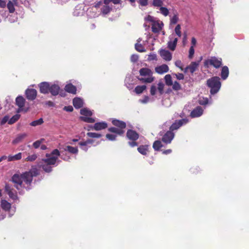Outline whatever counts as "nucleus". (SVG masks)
Instances as JSON below:
<instances>
[{"label": "nucleus", "instance_id": "f257e3e1", "mask_svg": "<svg viewBox=\"0 0 249 249\" xmlns=\"http://www.w3.org/2000/svg\"><path fill=\"white\" fill-rule=\"evenodd\" d=\"M39 175V172L37 168H32L28 171H26L20 174L19 173L14 174L11 178V181L14 184L15 187L18 190L24 188L23 182L28 185L26 188V190H29L33 177H36Z\"/></svg>", "mask_w": 249, "mask_h": 249}, {"label": "nucleus", "instance_id": "f03ea898", "mask_svg": "<svg viewBox=\"0 0 249 249\" xmlns=\"http://www.w3.org/2000/svg\"><path fill=\"white\" fill-rule=\"evenodd\" d=\"M206 85L210 89L211 94H215L218 92L221 87L220 79L218 76L212 77L207 80Z\"/></svg>", "mask_w": 249, "mask_h": 249}, {"label": "nucleus", "instance_id": "7ed1b4c3", "mask_svg": "<svg viewBox=\"0 0 249 249\" xmlns=\"http://www.w3.org/2000/svg\"><path fill=\"white\" fill-rule=\"evenodd\" d=\"M139 73L140 75L143 76H147V78H139L138 79L142 83H151L154 80V77L152 76L153 72L152 71L148 68H143L140 70Z\"/></svg>", "mask_w": 249, "mask_h": 249}, {"label": "nucleus", "instance_id": "20e7f679", "mask_svg": "<svg viewBox=\"0 0 249 249\" xmlns=\"http://www.w3.org/2000/svg\"><path fill=\"white\" fill-rule=\"evenodd\" d=\"M222 60L221 58L213 56L205 60L204 66L206 68H208L210 66H212L216 69H218L222 65Z\"/></svg>", "mask_w": 249, "mask_h": 249}, {"label": "nucleus", "instance_id": "39448f33", "mask_svg": "<svg viewBox=\"0 0 249 249\" xmlns=\"http://www.w3.org/2000/svg\"><path fill=\"white\" fill-rule=\"evenodd\" d=\"M5 192L8 194L9 196L14 200L18 199L17 192L13 187L8 183H6L4 187Z\"/></svg>", "mask_w": 249, "mask_h": 249}, {"label": "nucleus", "instance_id": "423d86ee", "mask_svg": "<svg viewBox=\"0 0 249 249\" xmlns=\"http://www.w3.org/2000/svg\"><path fill=\"white\" fill-rule=\"evenodd\" d=\"M174 137L175 133L169 130L162 135L161 141L166 144H170Z\"/></svg>", "mask_w": 249, "mask_h": 249}, {"label": "nucleus", "instance_id": "0eeeda50", "mask_svg": "<svg viewBox=\"0 0 249 249\" xmlns=\"http://www.w3.org/2000/svg\"><path fill=\"white\" fill-rule=\"evenodd\" d=\"M188 122V120L186 119L176 120L169 127V130L173 132L174 130H178L183 124H186Z\"/></svg>", "mask_w": 249, "mask_h": 249}, {"label": "nucleus", "instance_id": "6e6552de", "mask_svg": "<svg viewBox=\"0 0 249 249\" xmlns=\"http://www.w3.org/2000/svg\"><path fill=\"white\" fill-rule=\"evenodd\" d=\"M202 59V57L201 56L199 61L197 62H192L189 66L185 68L184 70V72H187L188 71H189L193 74L198 69L199 63Z\"/></svg>", "mask_w": 249, "mask_h": 249}, {"label": "nucleus", "instance_id": "1a4fd4ad", "mask_svg": "<svg viewBox=\"0 0 249 249\" xmlns=\"http://www.w3.org/2000/svg\"><path fill=\"white\" fill-rule=\"evenodd\" d=\"M46 157L47 158L42 159V162L51 165H54L58 160L57 157L51 156V154H46Z\"/></svg>", "mask_w": 249, "mask_h": 249}, {"label": "nucleus", "instance_id": "9d476101", "mask_svg": "<svg viewBox=\"0 0 249 249\" xmlns=\"http://www.w3.org/2000/svg\"><path fill=\"white\" fill-rule=\"evenodd\" d=\"M25 95L28 100L33 101L36 97L37 91L34 89H28L25 91Z\"/></svg>", "mask_w": 249, "mask_h": 249}, {"label": "nucleus", "instance_id": "9b49d317", "mask_svg": "<svg viewBox=\"0 0 249 249\" xmlns=\"http://www.w3.org/2000/svg\"><path fill=\"white\" fill-rule=\"evenodd\" d=\"M39 88V91L41 93L43 94H47L50 90V85L48 82H43L38 85Z\"/></svg>", "mask_w": 249, "mask_h": 249}, {"label": "nucleus", "instance_id": "f8f14e48", "mask_svg": "<svg viewBox=\"0 0 249 249\" xmlns=\"http://www.w3.org/2000/svg\"><path fill=\"white\" fill-rule=\"evenodd\" d=\"M107 127V124L105 122H98L95 123L93 126H91L90 128L92 130L99 131L105 129Z\"/></svg>", "mask_w": 249, "mask_h": 249}, {"label": "nucleus", "instance_id": "ddd939ff", "mask_svg": "<svg viewBox=\"0 0 249 249\" xmlns=\"http://www.w3.org/2000/svg\"><path fill=\"white\" fill-rule=\"evenodd\" d=\"M127 138L131 141H137L139 137V134L132 129H128L126 132Z\"/></svg>", "mask_w": 249, "mask_h": 249}, {"label": "nucleus", "instance_id": "4468645a", "mask_svg": "<svg viewBox=\"0 0 249 249\" xmlns=\"http://www.w3.org/2000/svg\"><path fill=\"white\" fill-rule=\"evenodd\" d=\"M163 26L162 22H160L159 21H156L152 24V31L154 33H159L161 30Z\"/></svg>", "mask_w": 249, "mask_h": 249}, {"label": "nucleus", "instance_id": "2eb2a0df", "mask_svg": "<svg viewBox=\"0 0 249 249\" xmlns=\"http://www.w3.org/2000/svg\"><path fill=\"white\" fill-rule=\"evenodd\" d=\"M160 54L166 61H170L172 59V53L169 51L162 49L160 51Z\"/></svg>", "mask_w": 249, "mask_h": 249}, {"label": "nucleus", "instance_id": "dca6fc26", "mask_svg": "<svg viewBox=\"0 0 249 249\" xmlns=\"http://www.w3.org/2000/svg\"><path fill=\"white\" fill-rule=\"evenodd\" d=\"M203 114V110L200 107H197L191 112L190 116L192 118L198 117Z\"/></svg>", "mask_w": 249, "mask_h": 249}, {"label": "nucleus", "instance_id": "f3484780", "mask_svg": "<svg viewBox=\"0 0 249 249\" xmlns=\"http://www.w3.org/2000/svg\"><path fill=\"white\" fill-rule=\"evenodd\" d=\"M112 124L114 126L118 127L119 129H122L126 127V123L122 121L113 119L112 121Z\"/></svg>", "mask_w": 249, "mask_h": 249}, {"label": "nucleus", "instance_id": "a211bd4d", "mask_svg": "<svg viewBox=\"0 0 249 249\" xmlns=\"http://www.w3.org/2000/svg\"><path fill=\"white\" fill-rule=\"evenodd\" d=\"M169 71L168 66L166 64H162L155 68V71L159 74H163L168 72Z\"/></svg>", "mask_w": 249, "mask_h": 249}, {"label": "nucleus", "instance_id": "6ab92c4d", "mask_svg": "<svg viewBox=\"0 0 249 249\" xmlns=\"http://www.w3.org/2000/svg\"><path fill=\"white\" fill-rule=\"evenodd\" d=\"M149 145L147 144L141 145L138 147L137 150L142 155L146 156L149 152Z\"/></svg>", "mask_w": 249, "mask_h": 249}, {"label": "nucleus", "instance_id": "aec40b11", "mask_svg": "<svg viewBox=\"0 0 249 249\" xmlns=\"http://www.w3.org/2000/svg\"><path fill=\"white\" fill-rule=\"evenodd\" d=\"M65 90L68 93L75 94L76 93V88L72 84H67L65 87Z\"/></svg>", "mask_w": 249, "mask_h": 249}, {"label": "nucleus", "instance_id": "412c9836", "mask_svg": "<svg viewBox=\"0 0 249 249\" xmlns=\"http://www.w3.org/2000/svg\"><path fill=\"white\" fill-rule=\"evenodd\" d=\"M18 3L17 0H9L7 4V8L9 13H13L15 11V5Z\"/></svg>", "mask_w": 249, "mask_h": 249}, {"label": "nucleus", "instance_id": "4be33fe9", "mask_svg": "<svg viewBox=\"0 0 249 249\" xmlns=\"http://www.w3.org/2000/svg\"><path fill=\"white\" fill-rule=\"evenodd\" d=\"M49 92L53 96H56L58 94L60 90V87L58 85L53 84L50 86Z\"/></svg>", "mask_w": 249, "mask_h": 249}, {"label": "nucleus", "instance_id": "5701e85b", "mask_svg": "<svg viewBox=\"0 0 249 249\" xmlns=\"http://www.w3.org/2000/svg\"><path fill=\"white\" fill-rule=\"evenodd\" d=\"M73 105L75 108H80L83 106V100L78 97H75L72 101Z\"/></svg>", "mask_w": 249, "mask_h": 249}, {"label": "nucleus", "instance_id": "b1692460", "mask_svg": "<svg viewBox=\"0 0 249 249\" xmlns=\"http://www.w3.org/2000/svg\"><path fill=\"white\" fill-rule=\"evenodd\" d=\"M25 102V99L22 96H18L16 99V105L19 107H23Z\"/></svg>", "mask_w": 249, "mask_h": 249}, {"label": "nucleus", "instance_id": "393cba45", "mask_svg": "<svg viewBox=\"0 0 249 249\" xmlns=\"http://www.w3.org/2000/svg\"><path fill=\"white\" fill-rule=\"evenodd\" d=\"M178 41V38H175L173 41L170 40L167 43V47L170 50L174 51L175 50L177 42Z\"/></svg>", "mask_w": 249, "mask_h": 249}, {"label": "nucleus", "instance_id": "a878e982", "mask_svg": "<svg viewBox=\"0 0 249 249\" xmlns=\"http://www.w3.org/2000/svg\"><path fill=\"white\" fill-rule=\"evenodd\" d=\"M26 136L27 134L26 133L18 134L17 137L12 141V143L13 144H16L21 142L26 137Z\"/></svg>", "mask_w": 249, "mask_h": 249}, {"label": "nucleus", "instance_id": "bb28decb", "mask_svg": "<svg viewBox=\"0 0 249 249\" xmlns=\"http://www.w3.org/2000/svg\"><path fill=\"white\" fill-rule=\"evenodd\" d=\"M229 74V68L227 66H224L222 67L221 72V76L223 80H225L227 78Z\"/></svg>", "mask_w": 249, "mask_h": 249}, {"label": "nucleus", "instance_id": "cd10ccee", "mask_svg": "<svg viewBox=\"0 0 249 249\" xmlns=\"http://www.w3.org/2000/svg\"><path fill=\"white\" fill-rule=\"evenodd\" d=\"M7 158L8 159V161L18 160L22 158V153L21 152H19L14 156L9 155L8 157H7Z\"/></svg>", "mask_w": 249, "mask_h": 249}, {"label": "nucleus", "instance_id": "c85d7f7f", "mask_svg": "<svg viewBox=\"0 0 249 249\" xmlns=\"http://www.w3.org/2000/svg\"><path fill=\"white\" fill-rule=\"evenodd\" d=\"M162 146L161 142L160 140L155 141L153 144V148L155 151H159Z\"/></svg>", "mask_w": 249, "mask_h": 249}, {"label": "nucleus", "instance_id": "c756f323", "mask_svg": "<svg viewBox=\"0 0 249 249\" xmlns=\"http://www.w3.org/2000/svg\"><path fill=\"white\" fill-rule=\"evenodd\" d=\"M108 130L110 132L115 133L120 135H122L124 133L123 130L115 127H111L108 128Z\"/></svg>", "mask_w": 249, "mask_h": 249}, {"label": "nucleus", "instance_id": "7c9ffc66", "mask_svg": "<svg viewBox=\"0 0 249 249\" xmlns=\"http://www.w3.org/2000/svg\"><path fill=\"white\" fill-rule=\"evenodd\" d=\"M146 89V86L145 85L137 86L135 87L134 91L136 94H140L142 93Z\"/></svg>", "mask_w": 249, "mask_h": 249}, {"label": "nucleus", "instance_id": "2f4dec72", "mask_svg": "<svg viewBox=\"0 0 249 249\" xmlns=\"http://www.w3.org/2000/svg\"><path fill=\"white\" fill-rule=\"evenodd\" d=\"M80 114L83 115V117H90L92 116V112L87 108H83L80 110Z\"/></svg>", "mask_w": 249, "mask_h": 249}, {"label": "nucleus", "instance_id": "473e14b6", "mask_svg": "<svg viewBox=\"0 0 249 249\" xmlns=\"http://www.w3.org/2000/svg\"><path fill=\"white\" fill-rule=\"evenodd\" d=\"M1 207L3 210L8 211L11 208V204L5 200H2L1 201Z\"/></svg>", "mask_w": 249, "mask_h": 249}, {"label": "nucleus", "instance_id": "72a5a7b5", "mask_svg": "<svg viewBox=\"0 0 249 249\" xmlns=\"http://www.w3.org/2000/svg\"><path fill=\"white\" fill-rule=\"evenodd\" d=\"M65 150L66 151H68L69 152L73 154H77L78 152V149L77 147H72L71 146L68 145L66 147Z\"/></svg>", "mask_w": 249, "mask_h": 249}, {"label": "nucleus", "instance_id": "f704fd0d", "mask_svg": "<svg viewBox=\"0 0 249 249\" xmlns=\"http://www.w3.org/2000/svg\"><path fill=\"white\" fill-rule=\"evenodd\" d=\"M41 167L43 170L47 173H50L52 171V165L43 163V162H42Z\"/></svg>", "mask_w": 249, "mask_h": 249}, {"label": "nucleus", "instance_id": "c9c22d12", "mask_svg": "<svg viewBox=\"0 0 249 249\" xmlns=\"http://www.w3.org/2000/svg\"><path fill=\"white\" fill-rule=\"evenodd\" d=\"M20 115L19 114H17L14 115L9 121L8 124H12L16 123L18 120L19 119Z\"/></svg>", "mask_w": 249, "mask_h": 249}, {"label": "nucleus", "instance_id": "e433bc0d", "mask_svg": "<svg viewBox=\"0 0 249 249\" xmlns=\"http://www.w3.org/2000/svg\"><path fill=\"white\" fill-rule=\"evenodd\" d=\"M164 80L166 85L170 86L173 85L172 77L170 74L166 75L164 77Z\"/></svg>", "mask_w": 249, "mask_h": 249}, {"label": "nucleus", "instance_id": "4c0bfd02", "mask_svg": "<svg viewBox=\"0 0 249 249\" xmlns=\"http://www.w3.org/2000/svg\"><path fill=\"white\" fill-rule=\"evenodd\" d=\"M152 4L154 7L160 8L163 5V0H153Z\"/></svg>", "mask_w": 249, "mask_h": 249}, {"label": "nucleus", "instance_id": "58836bf2", "mask_svg": "<svg viewBox=\"0 0 249 249\" xmlns=\"http://www.w3.org/2000/svg\"><path fill=\"white\" fill-rule=\"evenodd\" d=\"M80 119L85 122L88 123H93L95 122V120L89 117H80Z\"/></svg>", "mask_w": 249, "mask_h": 249}, {"label": "nucleus", "instance_id": "ea45409f", "mask_svg": "<svg viewBox=\"0 0 249 249\" xmlns=\"http://www.w3.org/2000/svg\"><path fill=\"white\" fill-rule=\"evenodd\" d=\"M178 20V14L177 13L175 14L173 17L170 18V23L171 25L176 24Z\"/></svg>", "mask_w": 249, "mask_h": 249}, {"label": "nucleus", "instance_id": "a19ab883", "mask_svg": "<svg viewBox=\"0 0 249 249\" xmlns=\"http://www.w3.org/2000/svg\"><path fill=\"white\" fill-rule=\"evenodd\" d=\"M44 121L42 118H40L38 120L34 121L30 123V125L33 126L41 125L43 123Z\"/></svg>", "mask_w": 249, "mask_h": 249}, {"label": "nucleus", "instance_id": "79ce46f5", "mask_svg": "<svg viewBox=\"0 0 249 249\" xmlns=\"http://www.w3.org/2000/svg\"><path fill=\"white\" fill-rule=\"evenodd\" d=\"M111 10V8L107 5L104 6L101 9V12L104 15H107L108 14Z\"/></svg>", "mask_w": 249, "mask_h": 249}, {"label": "nucleus", "instance_id": "37998d69", "mask_svg": "<svg viewBox=\"0 0 249 249\" xmlns=\"http://www.w3.org/2000/svg\"><path fill=\"white\" fill-rule=\"evenodd\" d=\"M87 135L90 137L92 138H99L102 137V135L99 133H97L95 132H88L87 133Z\"/></svg>", "mask_w": 249, "mask_h": 249}, {"label": "nucleus", "instance_id": "c03bdc74", "mask_svg": "<svg viewBox=\"0 0 249 249\" xmlns=\"http://www.w3.org/2000/svg\"><path fill=\"white\" fill-rule=\"evenodd\" d=\"M164 85L163 83L159 82L158 83L157 89H158V91L159 92L160 95H162L164 93Z\"/></svg>", "mask_w": 249, "mask_h": 249}, {"label": "nucleus", "instance_id": "a18cd8bd", "mask_svg": "<svg viewBox=\"0 0 249 249\" xmlns=\"http://www.w3.org/2000/svg\"><path fill=\"white\" fill-rule=\"evenodd\" d=\"M135 49L139 52L142 53L145 52V49L141 44L136 43L135 44Z\"/></svg>", "mask_w": 249, "mask_h": 249}, {"label": "nucleus", "instance_id": "49530a36", "mask_svg": "<svg viewBox=\"0 0 249 249\" xmlns=\"http://www.w3.org/2000/svg\"><path fill=\"white\" fill-rule=\"evenodd\" d=\"M175 32L177 36L178 37H181V26L180 24H178L175 28Z\"/></svg>", "mask_w": 249, "mask_h": 249}, {"label": "nucleus", "instance_id": "de8ad7c7", "mask_svg": "<svg viewBox=\"0 0 249 249\" xmlns=\"http://www.w3.org/2000/svg\"><path fill=\"white\" fill-rule=\"evenodd\" d=\"M160 13L163 16H164L165 17L168 16L169 13L168 9L166 7H163V6L161 7L160 8Z\"/></svg>", "mask_w": 249, "mask_h": 249}, {"label": "nucleus", "instance_id": "09e8293b", "mask_svg": "<svg viewBox=\"0 0 249 249\" xmlns=\"http://www.w3.org/2000/svg\"><path fill=\"white\" fill-rule=\"evenodd\" d=\"M172 86V88L175 90H179L181 89V85L177 81H175L174 83H173Z\"/></svg>", "mask_w": 249, "mask_h": 249}, {"label": "nucleus", "instance_id": "8fccbe9b", "mask_svg": "<svg viewBox=\"0 0 249 249\" xmlns=\"http://www.w3.org/2000/svg\"><path fill=\"white\" fill-rule=\"evenodd\" d=\"M37 155L36 154H33L32 155H30L28 156L25 159V160L27 161H35L37 158Z\"/></svg>", "mask_w": 249, "mask_h": 249}, {"label": "nucleus", "instance_id": "3c124183", "mask_svg": "<svg viewBox=\"0 0 249 249\" xmlns=\"http://www.w3.org/2000/svg\"><path fill=\"white\" fill-rule=\"evenodd\" d=\"M44 140L43 139L40 140H37L36 142H35L33 145L35 148H38L41 145V143H42V141Z\"/></svg>", "mask_w": 249, "mask_h": 249}, {"label": "nucleus", "instance_id": "603ef678", "mask_svg": "<svg viewBox=\"0 0 249 249\" xmlns=\"http://www.w3.org/2000/svg\"><path fill=\"white\" fill-rule=\"evenodd\" d=\"M51 156H55L58 158L60 156V152L57 149L53 150L51 153Z\"/></svg>", "mask_w": 249, "mask_h": 249}, {"label": "nucleus", "instance_id": "864d4df0", "mask_svg": "<svg viewBox=\"0 0 249 249\" xmlns=\"http://www.w3.org/2000/svg\"><path fill=\"white\" fill-rule=\"evenodd\" d=\"M195 53L194 47L193 46H191L189 49V58L190 59L192 58Z\"/></svg>", "mask_w": 249, "mask_h": 249}, {"label": "nucleus", "instance_id": "5fc2aeb1", "mask_svg": "<svg viewBox=\"0 0 249 249\" xmlns=\"http://www.w3.org/2000/svg\"><path fill=\"white\" fill-rule=\"evenodd\" d=\"M175 65L177 67L179 68L181 71L183 70V64H182V63L181 60H177L175 62Z\"/></svg>", "mask_w": 249, "mask_h": 249}, {"label": "nucleus", "instance_id": "6e6d98bb", "mask_svg": "<svg viewBox=\"0 0 249 249\" xmlns=\"http://www.w3.org/2000/svg\"><path fill=\"white\" fill-rule=\"evenodd\" d=\"M106 137L107 139L110 141H114L116 139V135L110 134H107Z\"/></svg>", "mask_w": 249, "mask_h": 249}, {"label": "nucleus", "instance_id": "4d7b16f0", "mask_svg": "<svg viewBox=\"0 0 249 249\" xmlns=\"http://www.w3.org/2000/svg\"><path fill=\"white\" fill-rule=\"evenodd\" d=\"M157 91V88L156 86L153 85L150 88V94L151 95H155Z\"/></svg>", "mask_w": 249, "mask_h": 249}, {"label": "nucleus", "instance_id": "13d9d810", "mask_svg": "<svg viewBox=\"0 0 249 249\" xmlns=\"http://www.w3.org/2000/svg\"><path fill=\"white\" fill-rule=\"evenodd\" d=\"M148 0H139L138 3L142 6H146L148 5Z\"/></svg>", "mask_w": 249, "mask_h": 249}, {"label": "nucleus", "instance_id": "bf43d9fd", "mask_svg": "<svg viewBox=\"0 0 249 249\" xmlns=\"http://www.w3.org/2000/svg\"><path fill=\"white\" fill-rule=\"evenodd\" d=\"M145 20L147 21L151 22L152 23H154V22L156 21L155 20H154V18L152 16H150V15H148L146 17H145Z\"/></svg>", "mask_w": 249, "mask_h": 249}, {"label": "nucleus", "instance_id": "052dcab7", "mask_svg": "<svg viewBox=\"0 0 249 249\" xmlns=\"http://www.w3.org/2000/svg\"><path fill=\"white\" fill-rule=\"evenodd\" d=\"M9 121V117L8 116H5L2 120L1 121L0 124L1 125L4 124L7 122H8Z\"/></svg>", "mask_w": 249, "mask_h": 249}, {"label": "nucleus", "instance_id": "680f3d73", "mask_svg": "<svg viewBox=\"0 0 249 249\" xmlns=\"http://www.w3.org/2000/svg\"><path fill=\"white\" fill-rule=\"evenodd\" d=\"M136 141H132L131 142H129L128 143L129 145V146H130L132 147H134L138 146V143Z\"/></svg>", "mask_w": 249, "mask_h": 249}, {"label": "nucleus", "instance_id": "e2e57ef3", "mask_svg": "<svg viewBox=\"0 0 249 249\" xmlns=\"http://www.w3.org/2000/svg\"><path fill=\"white\" fill-rule=\"evenodd\" d=\"M138 60V56L136 54H133L131 56V61L133 62H136Z\"/></svg>", "mask_w": 249, "mask_h": 249}, {"label": "nucleus", "instance_id": "0e129e2a", "mask_svg": "<svg viewBox=\"0 0 249 249\" xmlns=\"http://www.w3.org/2000/svg\"><path fill=\"white\" fill-rule=\"evenodd\" d=\"M64 110L68 112H71L73 111V108L71 106H65L64 107Z\"/></svg>", "mask_w": 249, "mask_h": 249}, {"label": "nucleus", "instance_id": "69168bd1", "mask_svg": "<svg viewBox=\"0 0 249 249\" xmlns=\"http://www.w3.org/2000/svg\"><path fill=\"white\" fill-rule=\"evenodd\" d=\"M176 76L178 80H183L184 78V75L180 73L176 74Z\"/></svg>", "mask_w": 249, "mask_h": 249}, {"label": "nucleus", "instance_id": "338daca9", "mask_svg": "<svg viewBox=\"0 0 249 249\" xmlns=\"http://www.w3.org/2000/svg\"><path fill=\"white\" fill-rule=\"evenodd\" d=\"M6 6V2L3 0H0V7L5 8Z\"/></svg>", "mask_w": 249, "mask_h": 249}, {"label": "nucleus", "instance_id": "774afa93", "mask_svg": "<svg viewBox=\"0 0 249 249\" xmlns=\"http://www.w3.org/2000/svg\"><path fill=\"white\" fill-rule=\"evenodd\" d=\"M172 150L170 149H167V150H163L162 151V153L163 154H165V155H167V154H170L172 152Z\"/></svg>", "mask_w": 249, "mask_h": 249}]
</instances>
